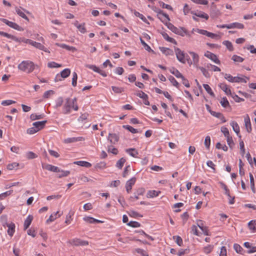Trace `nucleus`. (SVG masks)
<instances>
[{
	"mask_svg": "<svg viewBox=\"0 0 256 256\" xmlns=\"http://www.w3.org/2000/svg\"><path fill=\"white\" fill-rule=\"evenodd\" d=\"M72 109L76 111L78 110V106L76 104V98H66L62 106V112L64 114H69Z\"/></svg>",
	"mask_w": 256,
	"mask_h": 256,
	"instance_id": "nucleus-1",
	"label": "nucleus"
},
{
	"mask_svg": "<svg viewBox=\"0 0 256 256\" xmlns=\"http://www.w3.org/2000/svg\"><path fill=\"white\" fill-rule=\"evenodd\" d=\"M18 70L27 74L31 73L35 68L34 63L30 60H24L18 66Z\"/></svg>",
	"mask_w": 256,
	"mask_h": 256,
	"instance_id": "nucleus-2",
	"label": "nucleus"
},
{
	"mask_svg": "<svg viewBox=\"0 0 256 256\" xmlns=\"http://www.w3.org/2000/svg\"><path fill=\"white\" fill-rule=\"evenodd\" d=\"M164 24L167 26L169 30H172L176 34H178L182 36H184L185 35H188L187 30L184 28H178L168 22H166Z\"/></svg>",
	"mask_w": 256,
	"mask_h": 256,
	"instance_id": "nucleus-3",
	"label": "nucleus"
},
{
	"mask_svg": "<svg viewBox=\"0 0 256 256\" xmlns=\"http://www.w3.org/2000/svg\"><path fill=\"white\" fill-rule=\"evenodd\" d=\"M174 50L176 58L182 64H185L186 60H188V56L186 54L184 51L181 50L179 48H175Z\"/></svg>",
	"mask_w": 256,
	"mask_h": 256,
	"instance_id": "nucleus-4",
	"label": "nucleus"
},
{
	"mask_svg": "<svg viewBox=\"0 0 256 256\" xmlns=\"http://www.w3.org/2000/svg\"><path fill=\"white\" fill-rule=\"evenodd\" d=\"M152 10H153L154 12L157 14V18L164 24L165 23L166 20H164L162 18H161V16H164L168 22H170V20L168 15L166 13H164V11L161 10L160 9L156 6H153L152 8Z\"/></svg>",
	"mask_w": 256,
	"mask_h": 256,
	"instance_id": "nucleus-5",
	"label": "nucleus"
},
{
	"mask_svg": "<svg viewBox=\"0 0 256 256\" xmlns=\"http://www.w3.org/2000/svg\"><path fill=\"white\" fill-rule=\"evenodd\" d=\"M70 74V70L69 68H65L60 72V74H58L55 78V81L58 82V80H61L60 78H68Z\"/></svg>",
	"mask_w": 256,
	"mask_h": 256,
	"instance_id": "nucleus-6",
	"label": "nucleus"
},
{
	"mask_svg": "<svg viewBox=\"0 0 256 256\" xmlns=\"http://www.w3.org/2000/svg\"><path fill=\"white\" fill-rule=\"evenodd\" d=\"M70 243L74 246H88V242L86 240H83L80 238H74L72 240Z\"/></svg>",
	"mask_w": 256,
	"mask_h": 256,
	"instance_id": "nucleus-7",
	"label": "nucleus"
},
{
	"mask_svg": "<svg viewBox=\"0 0 256 256\" xmlns=\"http://www.w3.org/2000/svg\"><path fill=\"white\" fill-rule=\"evenodd\" d=\"M42 168L49 171L56 172H60V169L58 167L50 164H42Z\"/></svg>",
	"mask_w": 256,
	"mask_h": 256,
	"instance_id": "nucleus-8",
	"label": "nucleus"
},
{
	"mask_svg": "<svg viewBox=\"0 0 256 256\" xmlns=\"http://www.w3.org/2000/svg\"><path fill=\"white\" fill-rule=\"evenodd\" d=\"M197 32L200 34L206 36H207L210 38H216L218 37V36L214 33L209 32L206 30L197 29Z\"/></svg>",
	"mask_w": 256,
	"mask_h": 256,
	"instance_id": "nucleus-9",
	"label": "nucleus"
},
{
	"mask_svg": "<svg viewBox=\"0 0 256 256\" xmlns=\"http://www.w3.org/2000/svg\"><path fill=\"white\" fill-rule=\"evenodd\" d=\"M30 45L34 46L38 49L43 50L48 53H50V52L44 45H42L40 43L32 40Z\"/></svg>",
	"mask_w": 256,
	"mask_h": 256,
	"instance_id": "nucleus-10",
	"label": "nucleus"
},
{
	"mask_svg": "<svg viewBox=\"0 0 256 256\" xmlns=\"http://www.w3.org/2000/svg\"><path fill=\"white\" fill-rule=\"evenodd\" d=\"M204 56L206 58L210 59L214 62L216 64H220V60L217 58V56L216 54L213 53H212L210 52H207L206 53L204 54Z\"/></svg>",
	"mask_w": 256,
	"mask_h": 256,
	"instance_id": "nucleus-11",
	"label": "nucleus"
},
{
	"mask_svg": "<svg viewBox=\"0 0 256 256\" xmlns=\"http://www.w3.org/2000/svg\"><path fill=\"white\" fill-rule=\"evenodd\" d=\"M136 181V178H132L131 179L128 180L126 184V190L128 193H130L132 188V186L134 184L135 182Z\"/></svg>",
	"mask_w": 256,
	"mask_h": 256,
	"instance_id": "nucleus-12",
	"label": "nucleus"
},
{
	"mask_svg": "<svg viewBox=\"0 0 256 256\" xmlns=\"http://www.w3.org/2000/svg\"><path fill=\"white\" fill-rule=\"evenodd\" d=\"M46 122V120L36 122L33 123L32 126L36 128V130L39 131L44 128Z\"/></svg>",
	"mask_w": 256,
	"mask_h": 256,
	"instance_id": "nucleus-13",
	"label": "nucleus"
},
{
	"mask_svg": "<svg viewBox=\"0 0 256 256\" xmlns=\"http://www.w3.org/2000/svg\"><path fill=\"white\" fill-rule=\"evenodd\" d=\"M23 10L24 12H26L28 14H29V12L28 11H26V10L22 8V7H20V8H18V7H16V14L24 20L28 21L29 19L28 18V16L20 10V9Z\"/></svg>",
	"mask_w": 256,
	"mask_h": 256,
	"instance_id": "nucleus-14",
	"label": "nucleus"
},
{
	"mask_svg": "<svg viewBox=\"0 0 256 256\" xmlns=\"http://www.w3.org/2000/svg\"><path fill=\"white\" fill-rule=\"evenodd\" d=\"M84 140V138L82 136L77 137V138L73 137V138H68L66 139H65L64 140V142L66 144H68V143L75 142H76L78 141H82V140Z\"/></svg>",
	"mask_w": 256,
	"mask_h": 256,
	"instance_id": "nucleus-15",
	"label": "nucleus"
},
{
	"mask_svg": "<svg viewBox=\"0 0 256 256\" xmlns=\"http://www.w3.org/2000/svg\"><path fill=\"white\" fill-rule=\"evenodd\" d=\"M230 124L232 127L234 131L236 134L238 138H240L241 135L240 134V127L238 123L234 121H232Z\"/></svg>",
	"mask_w": 256,
	"mask_h": 256,
	"instance_id": "nucleus-16",
	"label": "nucleus"
},
{
	"mask_svg": "<svg viewBox=\"0 0 256 256\" xmlns=\"http://www.w3.org/2000/svg\"><path fill=\"white\" fill-rule=\"evenodd\" d=\"M237 28L238 29H243L244 28V25L242 24L235 22L228 24L227 28L231 29Z\"/></svg>",
	"mask_w": 256,
	"mask_h": 256,
	"instance_id": "nucleus-17",
	"label": "nucleus"
},
{
	"mask_svg": "<svg viewBox=\"0 0 256 256\" xmlns=\"http://www.w3.org/2000/svg\"><path fill=\"white\" fill-rule=\"evenodd\" d=\"M119 138L116 134H109L108 140H110L112 144H115L118 141Z\"/></svg>",
	"mask_w": 256,
	"mask_h": 256,
	"instance_id": "nucleus-18",
	"label": "nucleus"
},
{
	"mask_svg": "<svg viewBox=\"0 0 256 256\" xmlns=\"http://www.w3.org/2000/svg\"><path fill=\"white\" fill-rule=\"evenodd\" d=\"M244 123H245V127L248 132H250L252 131V126L250 121V118L246 114L244 117Z\"/></svg>",
	"mask_w": 256,
	"mask_h": 256,
	"instance_id": "nucleus-19",
	"label": "nucleus"
},
{
	"mask_svg": "<svg viewBox=\"0 0 256 256\" xmlns=\"http://www.w3.org/2000/svg\"><path fill=\"white\" fill-rule=\"evenodd\" d=\"M62 214V212L59 214V212L58 211L55 213L52 214L49 218L46 220V222L49 223L50 222H53L54 220H56L57 218H59Z\"/></svg>",
	"mask_w": 256,
	"mask_h": 256,
	"instance_id": "nucleus-20",
	"label": "nucleus"
},
{
	"mask_svg": "<svg viewBox=\"0 0 256 256\" xmlns=\"http://www.w3.org/2000/svg\"><path fill=\"white\" fill-rule=\"evenodd\" d=\"M219 87L226 93L227 95H230L232 94L231 90L228 88L227 85L224 83H220L218 84Z\"/></svg>",
	"mask_w": 256,
	"mask_h": 256,
	"instance_id": "nucleus-21",
	"label": "nucleus"
},
{
	"mask_svg": "<svg viewBox=\"0 0 256 256\" xmlns=\"http://www.w3.org/2000/svg\"><path fill=\"white\" fill-rule=\"evenodd\" d=\"M191 14L198 17L205 18L206 20H208L209 18L208 16L206 14H205L204 12H200L196 13L194 11H192Z\"/></svg>",
	"mask_w": 256,
	"mask_h": 256,
	"instance_id": "nucleus-22",
	"label": "nucleus"
},
{
	"mask_svg": "<svg viewBox=\"0 0 256 256\" xmlns=\"http://www.w3.org/2000/svg\"><path fill=\"white\" fill-rule=\"evenodd\" d=\"M33 219V216L31 215H29L24 220V230H26L30 225L32 222Z\"/></svg>",
	"mask_w": 256,
	"mask_h": 256,
	"instance_id": "nucleus-23",
	"label": "nucleus"
},
{
	"mask_svg": "<svg viewBox=\"0 0 256 256\" xmlns=\"http://www.w3.org/2000/svg\"><path fill=\"white\" fill-rule=\"evenodd\" d=\"M0 35L10 38L15 42L20 41V40H18L16 36L4 32L0 31Z\"/></svg>",
	"mask_w": 256,
	"mask_h": 256,
	"instance_id": "nucleus-24",
	"label": "nucleus"
},
{
	"mask_svg": "<svg viewBox=\"0 0 256 256\" xmlns=\"http://www.w3.org/2000/svg\"><path fill=\"white\" fill-rule=\"evenodd\" d=\"M160 51L164 54L166 56H170L173 55L174 52L172 50L169 48H164V47H160Z\"/></svg>",
	"mask_w": 256,
	"mask_h": 256,
	"instance_id": "nucleus-25",
	"label": "nucleus"
},
{
	"mask_svg": "<svg viewBox=\"0 0 256 256\" xmlns=\"http://www.w3.org/2000/svg\"><path fill=\"white\" fill-rule=\"evenodd\" d=\"M126 152L130 156L134 158H136L137 155L138 154V151L134 148H130L126 150Z\"/></svg>",
	"mask_w": 256,
	"mask_h": 256,
	"instance_id": "nucleus-26",
	"label": "nucleus"
},
{
	"mask_svg": "<svg viewBox=\"0 0 256 256\" xmlns=\"http://www.w3.org/2000/svg\"><path fill=\"white\" fill-rule=\"evenodd\" d=\"M7 226L8 228V233L10 236H13L14 232L15 224H14L12 222L11 224H7Z\"/></svg>",
	"mask_w": 256,
	"mask_h": 256,
	"instance_id": "nucleus-27",
	"label": "nucleus"
},
{
	"mask_svg": "<svg viewBox=\"0 0 256 256\" xmlns=\"http://www.w3.org/2000/svg\"><path fill=\"white\" fill-rule=\"evenodd\" d=\"M162 36L163 38L166 40L168 42L173 43L175 44H176L177 43H176V40L174 38L170 37L168 36V35L166 32H162Z\"/></svg>",
	"mask_w": 256,
	"mask_h": 256,
	"instance_id": "nucleus-28",
	"label": "nucleus"
},
{
	"mask_svg": "<svg viewBox=\"0 0 256 256\" xmlns=\"http://www.w3.org/2000/svg\"><path fill=\"white\" fill-rule=\"evenodd\" d=\"M74 164L86 168H90L92 166L90 163L86 161H77L74 162Z\"/></svg>",
	"mask_w": 256,
	"mask_h": 256,
	"instance_id": "nucleus-29",
	"label": "nucleus"
},
{
	"mask_svg": "<svg viewBox=\"0 0 256 256\" xmlns=\"http://www.w3.org/2000/svg\"><path fill=\"white\" fill-rule=\"evenodd\" d=\"M74 212L72 210H70L68 214L66 216V220H65V223L66 224H70L72 220V216H74Z\"/></svg>",
	"mask_w": 256,
	"mask_h": 256,
	"instance_id": "nucleus-30",
	"label": "nucleus"
},
{
	"mask_svg": "<svg viewBox=\"0 0 256 256\" xmlns=\"http://www.w3.org/2000/svg\"><path fill=\"white\" fill-rule=\"evenodd\" d=\"M189 53L192 58V62L194 64H197L199 61V57L198 54L193 52H190Z\"/></svg>",
	"mask_w": 256,
	"mask_h": 256,
	"instance_id": "nucleus-31",
	"label": "nucleus"
},
{
	"mask_svg": "<svg viewBox=\"0 0 256 256\" xmlns=\"http://www.w3.org/2000/svg\"><path fill=\"white\" fill-rule=\"evenodd\" d=\"M56 45L58 46H60L62 48H65L68 50H72V51H73L74 50H76V48L73 47V46H68L66 44H58V43H56Z\"/></svg>",
	"mask_w": 256,
	"mask_h": 256,
	"instance_id": "nucleus-32",
	"label": "nucleus"
},
{
	"mask_svg": "<svg viewBox=\"0 0 256 256\" xmlns=\"http://www.w3.org/2000/svg\"><path fill=\"white\" fill-rule=\"evenodd\" d=\"M170 72L178 78L182 77V74L176 68H172L170 70Z\"/></svg>",
	"mask_w": 256,
	"mask_h": 256,
	"instance_id": "nucleus-33",
	"label": "nucleus"
},
{
	"mask_svg": "<svg viewBox=\"0 0 256 256\" xmlns=\"http://www.w3.org/2000/svg\"><path fill=\"white\" fill-rule=\"evenodd\" d=\"M249 228L253 232L256 231V220H252L248 223Z\"/></svg>",
	"mask_w": 256,
	"mask_h": 256,
	"instance_id": "nucleus-34",
	"label": "nucleus"
},
{
	"mask_svg": "<svg viewBox=\"0 0 256 256\" xmlns=\"http://www.w3.org/2000/svg\"><path fill=\"white\" fill-rule=\"evenodd\" d=\"M9 26L14 29V30H18V31H23L24 30V28H22L21 26H18L17 24L12 22H10V24Z\"/></svg>",
	"mask_w": 256,
	"mask_h": 256,
	"instance_id": "nucleus-35",
	"label": "nucleus"
},
{
	"mask_svg": "<svg viewBox=\"0 0 256 256\" xmlns=\"http://www.w3.org/2000/svg\"><path fill=\"white\" fill-rule=\"evenodd\" d=\"M160 193V191L156 190H150L148 192V197L149 198H154L158 196V194Z\"/></svg>",
	"mask_w": 256,
	"mask_h": 256,
	"instance_id": "nucleus-36",
	"label": "nucleus"
},
{
	"mask_svg": "<svg viewBox=\"0 0 256 256\" xmlns=\"http://www.w3.org/2000/svg\"><path fill=\"white\" fill-rule=\"evenodd\" d=\"M126 161V160L125 158H121L117 162L116 166L120 169H122Z\"/></svg>",
	"mask_w": 256,
	"mask_h": 256,
	"instance_id": "nucleus-37",
	"label": "nucleus"
},
{
	"mask_svg": "<svg viewBox=\"0 0 256 256\" xmlns=\"http://www.w3.org/2000/svg\"><path fill=\"white\" fill-rule=\"evenodd\" d=\"M222 44L226 46V47L227 48L230 50V51H232L234 50V48H233V46H232V43L228 41V40H224L222 42Z\"/></svg>",
	"mask_w": 256,
	"mask_h": 256,
	"instance_id": "nucleus-38",
	"label": "nucleus"
},
{
	"mask_svg": "<svg viewBox=\"0 0 256 256\" xmlns=\"http://www.w3.org/2000/svg\"><path fill=\"white\" fill-rule=\"evenodd\" d=\"M203 86L205 90L210 94L211 96L214 97V94L212 90L208 84H204Z\"/></svg>",
	"mask_w": 256,
	"mask_h": 256,
	"instance_id": "nucleus-39",
	"label": "nucleus"
},
{
	"mask_svg": "<svg viewBox=\"0 0 256 256\" xmlns=\"http://www.w3.org/2000/svg\"><path fill=\"white\" fill-rule=\"evenodd\" d=\"M44 117V115L43 114L37 115L36 114H32L30 116V118L32 120L42 119Z\"/></svg>",
	"mask_w": 256,
	"mask_h": 256,
	"instance_id": "nucleus-40",
	"label": "nucleus"
},
{
	"mask_svg": "<svg viewBox=\"0 0 256 256\" xmlns=\"http://www.w3.org/2000/svg\"><path fill=\"white\" fill-rule=\"evenodd\" d=\"M173 239L175 240V242L178 246H182L183 242L182 238L180 236H174Z\"/></svg>",
	"mask_w": 256,
	"mask_h": 256,
	"instance_id": "nucleus-41",
	"label": "nucleus"
},
{
	"mask_svg": "<svg viewBox=\"0 0 256 256\" xmlns=\"http://www.w3.org/2000/svg\"><path fill=\"white\" fill-rule=\"evenodd\" d=\"M108 152L113 154H118V150L112 146H110L108 147Z\"/></svg>",
	"mask_w": 256,
	"mask_h": 256,
	"instance_id": "nucleus-42",
	"label": "nucleus"
},
{
	"mask_svg": "<svg viewBox=\"0 0 256 256\" xmlns=\"http://www.w3.org/2000/svg\"><path fill=\"white\" fill-rule=\"evenodd\" d=\"M250 187L252 190L253 192H255V188H254V178L253 177L252 174L251 173H250Z\"/></svg>",
	"mask_w": 256,
	"mask_h": 256,
	"instance_id": "nucleus-43",
	"label": "nucleus"
},
{
	"mask_svg": "<svg viewBox=\"0 0 256 256\" xmlns=\"http://www.w3.org/2000/svg\"><path fill=\"white\" fill-rule=\"evenodd\" d=\"M134 14L136 16L140 18L143 22L149 24V22H148L146 18L142 14L136 11L134 12Z\"/></svg>",
	"mask_w": 256,
	"mask_h": 256,
	"instance_id": "nucleus-44",
	"label": "nucleus"
},
{
	"mask_svg": "<svg viewBox=\"0 0 256 256\" xmlns=\"http://www.w3.org/2000/svg\"><path fill=\"white\" fill-rule=\"evenodd\" d=\"M123 127L124 128L128 130V131H130V132H131L132 134H136V133L138 132V130H137V129H136L130 126H128V125L123 126Z\"/></svg>",
	"mask_w": 256,
	"mask_h": 256,
	"instance_id": "nucleus-45",
	"label": "nucleus"
},
{
	"mask_svg": "<svg viewBox=\"0 0 256 256\" xmlns=\"http://www.w3.org/2000/svg\"><path fill=\"white\" fill-rule=\"evenodd\" d=\"M220 104L224 108H227L230 106V104L227 98L224 97L223 98L220 102Z\"/></svg>",
	"mask_w": 256,
	"mask_h": 256,
	"instance_id": "nucleus-46",
	"label": "nucleus"
},
{
	"mask_svg": "<svg viewBox=\"0 0 256 256\" xmlns=\"http://www.w3.org/2000/svg\"><path fill=\"white\" fill-rule=\"evenodd\" d=\"M200 70L201 72H202L203 75L206 77V78H210V73L208 72L203 67H200V66H198V67H197Z\"/></svg>",
	"mask_w": 256,
	"mask_h": 256,
	"instance_id": "nucleus-47",
	"label": "nucleus"
},
{
	"mask_svg": "<svg viewBox=\"0 0 256 256\" xmlns=\"http://www.w3.org/2000/svg\"><path fill=\"white\" fill-rule=\"evenodd\" d=\"M78 75L76 72L72 73V84L73 86H76L77 84Z\"/></svg>",
	"mask_w": 256,
	"mask_h": 256,
	"instance_id": "nucleus-48",
	"label": "nucleus"
},
{
	"mask_svg": "<svg viewBox=\"0 0 256 256\" xmlns=\"http://www.w3.org/2000/svg\"><path fill=\"white\" fill-rule=\"evenodd\" d=\"M168 80L171 82V83L172 84L173 86H176V88H178L179 86L178 82L176 81V80L174 78V77L172 76H170L168 78Z\"/></svg>",
	"mask_w": 256,
	"mask_h": 256,
	"instance_id": "nucleus-49",
	"label": "nucleus"
},
{
	"mask_svg": "<svg viewBox=\"0 0 256 256\" xmlns=\"http://www.w3.org/2000/svg\"><path fill=\"white\" fill-rule=\"evenodd\" d=\"M234 248L237 253L242 254V252L243 250L242 248L237 244H234Z\"/></svg>",
	"mask_w": 256,
	"mask_h": 256,
	"instance_id": "nucleus-50",
	"label": "nucleus"
},
{
	"mask_svg": "<svg viewBox=\"0 0 256 256\" xmlns=\"http://www.w3.org/2000/svg\"><path fill=\"white\" fill-rule=\"evenodd\" d=\"M112 90L116 94H120L124 92V90L122 88L117 87L114 86H112Z\"/></svg>",
	"mask_w": 256,
	"mask_h": 256,
	"instance_id": "nucleus-51",
	"label": "nucleus"
},
{
	"mask_svg": "<svg viewBox=\"0 0 256 256\" xmlns=\"http://www.w3.org/2000/svg\"><path fill=\"white\" fill-rule=\"evenodd\" d=\"M129 216L131 217H134V218H136V217H142V216L140 214H138V212H135L134 210H130L128 212Z\"/></svg>",
	"mask_w": 256,
	"mask_h": 256,
	"instance_id": "nucleus-52",
	"label": "nucleus"
},
{
	"mask_svg": "<svg viewBox=\"0 0 256 256\" xmlns=\"http://www.w3.org/2000/svg\"><path fill=\"white\" fill-rule=\"evenodd\" d=\"M60 174L58 176V178L66 176L70 174V172L68 170H60Z\"/></svg>",
	"mask_w": 256,
	"mask_h": 256,
	"instance_id": "nucleus-53",
	"label": "nucleus"
},
{
	"mask_svg": "<svg viewBox=\"0 0 256 256\" xmlns=\"http://www.w3.org/2000/svg\"><path fill=\"white\" fill-rule=\"evenodd\" d=\"M106 163L104 162H101L99 163H98L96 164L94 166L96 168H98V169H103L106 168Z\"/></svg>",
	"mask_w": 256,
	"mask_h": 256,
	"instance_id": "nucleus-54",
	"label": "nucleus"
},
{
	"mask_svg": "<svg viewBox=\"0 0 256 256\" xmlns=\"http://www.w3.org/2000/svg\"><path fill=\"white\" fill-rule=\"evenodd\" d=\"M135 252L138 254H140L142 256H148V254L146 252L140 248L135 249Z\"/></svg>",
	"mask_w": 256,
	"mask_h": 256,
	"instance_id": "nucleus-55",
	"label": "nucleus"
},
{
	"mask_svg": "<svg viewBox=\"0 0 256 256\" xmlns=\"http://www.w3.org/2000/svg\"><path fill=\"white\" fill-rule=\"evenodd\" d=\"M232 59L235 62H242L244 61V59L242 57L237 55H234Z\"/></svg>",
	"mask_w": 256,
	"mask_h": 256,
	"instance_id": "nucleus-56",
	"label": "nucleus"
},
{
	"mask_svg": "<svg viewBox=\"0 0 256 256\" xmlns=\"http://www.w3.org/2000/svg\"><path fill=\"white\" fill-rule=\"evenodd\" d=\"M77 28L82 34H84L86 32V30L85 27V23L80 24V26H78Z\"/></svg>",
	"mask_w": 256,
	"mask_h": 256,
	"instance_id": "nucleus-57",
	"label": "nucleus"
},
{
	"mask_svg": "<svg viewBox=\"0 0 256 256\" xmlns=\"http://www.w3.org/2000/svg\"><path fill=\"white\" fill-rule=\"evenodd\" d=\"M140 98L144 99H148V96L142 91H139L136 94Z\"/></svg>",
	"mask_w": 256,
	"mask_h": 256,
	"instance_id": "nucleus-58",
	"label": "nucleus"
},
{
	"mask_svg": "<svg viewBox=\"0 0 256 256\" xmlns=\"http://www.w3.org/2000/svg\"><path fill=\"white\" fill-rule=\"evenodd\" d=\"M48 66L50 68H55L60 67L61 65L54 62H52L48 64Z\"/></svg>",
	"mask_w": 256,
	"mask_h": 256,
	"instance_id": "nucleus-59",
	"label": "nucleus"
},
{
	"mask_svg": "<svg viewBox=\"0 0 256 256\" xmlns=\"http://www.w3.org/2000/svg\"><path fill=\"white\" fill-rule=\"evenodd\" d=\"M19 164L17 162H13L10 164H8L7 166V168L9 170H12L15 168H16L18 166Z\"/></svg>",
	"mask_w": 256,
	"mask_h": 256,
	"instance_id": "nucleus-60",
	"label": "nucleus"
},
{
	"mask_svg": "<svg viewBox=\"0 0 256 256\" xmlns=\"http://www.w3.org/2000/svg\"><path fill=\"white\" fill-rule=\"evenodd\" d=\"M127 224L132 228H138L140 226V224L139 222L133 221H130Z\"/></svg>",
	"mask_w": 256,
	"mask_h": 256,
	"instance_id": "nucleus-61",
	"label": "nucleus"
},
{
	"mask_svg": "<svg viewBox=\"0 0 256 256\" xmlns=\"http://www.w3.org/2000/svg\"><path fill=\"white\" fill-rule=\"evenodd\" d=\"M204 145L206 147L209 149L210 144V136H206L204 140Z\"/></svg>",
	"mask_w": 256,
	"mask_h": 256,
	"instance_id": "nucleus-62",
	"label": "nucleus"
},
{
	"mask_svg": "<svg viewBox=\"0 0 256 256\" xmlns=\"http://www.w3.org/2000/svg\"><path fill=\"white\" fill-rule=\"evenodd\" d=\"M221 132L224 134V135L226 138L228 137V136H230L228 130L226 127H222Z\"/></svg>",
	"mask_w": 256,
	"mask_h": 256,
	"instance_id": "nucleus-63",
	"label": "nucleus"
},
{
	"mask_svg": "<svg viewBox=\"0 0 256 256\" xmlns=\"http://www.w3.org/2000/svg\"><path fill=\"white\" fill-rule=\"evenodd\" d=\"M64 103V100L62 98H58L56 101V108H58L61 106Z\"/></svg>",
	"mask_w": 256,
	"mask_h": 256,
	"instance_id": "nucleus-64",
	"label": "nucleus"
}]
</instances>
